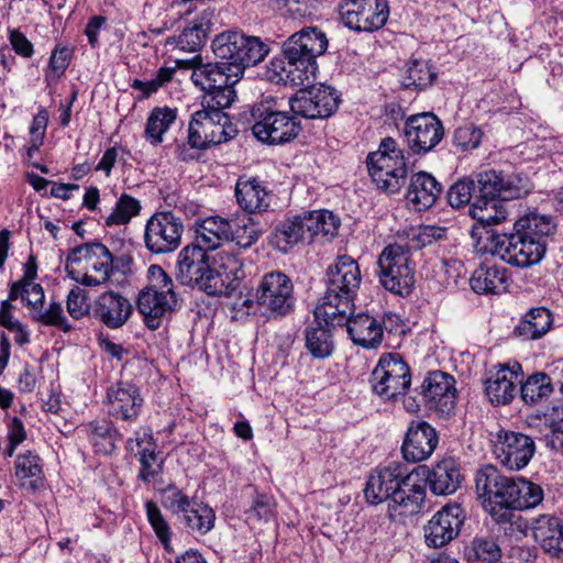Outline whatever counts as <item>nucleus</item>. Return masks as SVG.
<instances>
[{
  "label": "nucleus",
  "instance_id": "obj_16",
  "mask_svg": "<svg viewBox=\"0 0 563 563\" xmlns=\"http://www.w3.org/2000/svg\"><path fill=\"white\" fill-rule=\"evenodd\" d=\"M410 383L409 366L398 354L383 355L371 376L373 391L385 400L404 395Z\"/></svg>",
  "mask_w": 563,
  "mask_h": 563
},
{
  "label": "nucleus",
  "instance_id": "obj_41",
  "mask_svg": "<svg viewBox=\"0 0 563 563\" xmlns=\"http://www.w3.org/2000/svg\"><path fill=\"white\" fill-rule=\"evenodd\" d=\"M305 216H297L292 219H287L280 222L275 229V240L277 246L283 252H287V250L299 242L308 241Z\"/></svg>",
  "mask_w": 563,
  "mask_h": 563
},
{
  "label": "nucleus",
  "instance_id": "obj_50",
  "mask_svg": "<svg viewBox=\"0 0 563 563\" xmlns=\"http://www.w3.org/2000/svg\"><path fill=\"white\" fill-rule=\"evenodd\" d=\"M477 173L470 178H464L451 186L448 192V201L453 208H461L475 200L477 194Z\"/></svg>",
  "mask_w": 563,
  "mask_h": 563
},
{
  "label": "nucleus",
  "instance_id": "obj_17",
  "mask_svg": "<svg viewBox=\"0 0 563 563\" xmlns=\"http://www.w3.org/2000/svg\"><path fill=\"white\" fill-rule=\"evenodd\" d=\"M343 23L351 30L373 32L383 27L389 16L387 0H345L340 4Z\"/></svg>",
  "mask_w": 563,
  "mask_h": 563
},
{
  "label": "nucleus",
  "instance_id": "obj_61",
  "mask_svg": "<svg viewBox=\"0 0 563 563\" xmlns=\"http://www.w3.org/2000/svg\"><path fill=\"white\" fill-rule=\"evenodd\" d=\"M24 294L22 295V301L31 310L32 316L36 314L38 310L43 308L44 303V290L40 284L26 283L24 284Z\"/></svg>",
  "mask_w": 563,
  "mask_h": 563
},
{
  "label": "nucleus",
  "instance_id": "obj_12",
  "mask_svg": "<svg viewBox=\"0 0 563 563\" xmlns=\"http://www.w3.org/2000/svg\"><path fill=\"white\" fill-rule=\"evenodd\" d=\"M236 129L229 115L219 109L196 111L189 123L188 143L194 148H206L234 137Z\"/></svg>",
  "mask_w": 563,
  "mask_h": 563
},
{
  "label": "nucleus",
  "instance_id": "obj_57",
  "mask_svg": "<svg viewBox=\"0 0 563 563\" xmlns=\"http://www.w3.org/2000/svg\"><path fill=\"white\" fill-rule=\"evenodd\" d=\"M275 503L273 498L266 494H256L253 498L251 507L246 511V520L249 522L269 520L274 516Z\"/></svg>",
  "mask_w": 563,
  "mask_h": 563
},
{
  "label": "nucleus",
  "instance_id": "obj_32",
  "mask_svg": "<svg viewBox=\"0 0 563 563\" xmlns=\"http://www.w3.org/2000/svg\"><path fill=\"white\" fill-rule=\"evenodd\" d=\"M342 321V327L346 325V330L352 341L363 347H376L383 338V329L380 323L373 317L360 313L353 318H346Z\"/></svg>",
  "mask_w": 563,
  "mask_h": 563
},
{
  "label": "nucleus",
  "instance_id": "obj_59",
  "mask_svg": "<svg viewBox=\"0 0 563 563\" xmlns=\"http://www.w3.org/2000/svg\"><path fill=\"white\" fill-rule=\"evenodd\" d=\"M136 455H139V461L141 464V470L139 473V478L143 482H150L154 476L158 473V465H156L157 455L154 446L142 448L141 450H136Z\"/></svg>",
  "mask_w": 563,
  "mask_h": 563
},
{
  "label": "nucleus",
  "instance_id": "obj_23",
  "mask_svg": "<svg viewBox=\"0 0 563 563\" xmlns=\"http://www.w3.org/2000/svg\"><path fill=\"white\" fill-rule=\"evenodd\" d=\"M453 376L435 371L430 373L421 385V395L430 408L450 415L455 408L456 389Z\"/></svg>",
  "mask_w": 563,
  "mask_h": 563
},
{
  "label": "nucleus",
  "instance_id": "obj_8",
  "mask_svg": "<svg viewBox=\"0 0 563 563\" xmlns=\"http://www.w3.org/2000/svg\"><path fill=\"white\" fill-rule=\"evenodd\" d=\"M179 307V299L174 291V282L158 265L148 268V285L141 290L137 309L150 329H157L161 319Z\"/></svg>",
  "mask_w": 563,
  "mask_h": 563
},
{
  "label": "nucleus",
  "instance_id": "obj_7",
  "mask_svg": "<svg viewBox=\"0 0 563 563\" xmlns=\"http://www.w3.org/2000/svg\"><path fill=\"white\" fill-rule=\"evenodd\" d=\"M114 258L108 247L99 242L75 247L67 256L66 271L77 283L87 287L103 285L113 272Z\"/></svg>",
  "mask_w": 563,
  "mask_h": 563
},
{
  "label": "nucleus",
  "instance_id": "obj_18",
  "mask_svg": "<svg viewBox=\"0 0 563 563\" xmlns=\"http://www.w3.org/2000/svg\"><path fill=\"white\" fill-rule=\"evenodd\" d=\"M340 102L335 89L330 86H311L300 89L290 98L289 106L294 113L307 119H323L332 115Z\"/></svg>",
  "mask_w": 563,
  "mask_h": 563
},
{
  "label": "nucleus",
  "instance_id": "obj_6",
  "mask_svg": "<svg viewBox=\"0 0 563 563\" xmlns=\"http://www.w3.org/2000/svg\"><path fill=\"white\" fill-rule=\"evenodd\" d=\"M254 306L267 319H276L290 313L295 306L291 279L282 272L267 273L257 285L255 300L239 298L232 302V309L242 310L245 307L247 313Z\"/></svg>",
  "mask_w": 563,
  "mask_h": 563
},
{
  "label": "nucleus",
  "instance_id": "obj_13",
  "mask_svg": "<svg viewBox=\"0 0 563 563\" xmlns=\"http://www.w3.org/2000/svg\"><path fill=\"white\" fill-rule=\"evenodd\" d=\"M380 284L396 295H408L415 283L408 251L399 245L386 246L378 257Z\"/></svg>",
  "mask_w": 563,
  "mask_h": 563
},
{
  "label": "nucleus",
  "instance_id": "obj_37",
  "mask_svg": "<svg viewBox=\"0 0 563 563\" xmlns=\"http://www.w3.org/2000/svg\"><path fill=\"white\" fill-rule=\"evenodd\" d=\"M213 272L216 275H219L223 286L227 288L221 296L227 297L238 290L241 280L245 277L242 260L230 252L218 254L217 269H213Z\"/></svg>",
  "mask_w": 563,
  "mask_h": 563
},
{
  "label": "nucleus",
  "instance_id": "obj_19",
  "mask_svg": "<svg viewBox=\"0 0 563 563\" xmlns=\"http://www.w3.org/2000/svg\"><path fill=\"white\" fill-rule=\"evenodd\" d=\"M465 515L457 504L446 505L437 511L423 526L427 547L439 549L454 540L461 531Z\"/></svg>",
  "mask_w": 563,
  "mask_h": 563
},
{
  "label": "nucleus",
  "instance_id": "obj_39",
  "mask_svg": "<svg viewBox=\"0 0 563 563\" xmlns=\"http://www.w3.org/2000/svg\"><path fill=\"white\" fill-rule=\"evenodd\" d=\"M464 556L468 562L497 563L501 559V550L490 536H476L465 547Z\"/></svg>",
  "mask_w": 563,
  "mask_h": 563
},
{
  "label": "nucleus",
  "instance_id": "obj_11",
  "mask_svg": "<svg viewBox=\"0 0 563 563\" xmlns=\"http://www.w3.org/2000/svg\"><path fill=\"white\" fill-rule=\"evenodd\" d=\"M177 278L183 285L198 287L210 296H221L227 289L210 267L207 251L194 243L178 255Z\"/></svg>",
  "mask_w": 563,
  "mask_h": 563
},
{
  "label": "nucleus",
  "instance_id": "obj_43",
  "mask_svg": "<svg viewBox=\"0 0 563 563\" xmlns=\"http://www.w3.org/2000/svg\"><path fill=\"white\" fill-rule=\"evenodd\" d=\"M553 391L551 378L545 373H536L521 385V399L529 405H534L550 397Z\"/></svg>",
  "mask_w": 563,
  "mask_h": 563
},
{
  "label": "nucleus",
  "instance_id": "obj_51",
  "mask_svg": "<svg viewBox=\"0 0 563 563\" xmlns=\"http://www.w3.org/2000/svg\"><path fill=\"white\" fill-rule=\"evenodd\" d=\"M141 210L140 201L135 198L123 194L112 212L106 219V225H122L130 222V220L139 214Z\"/></svg>",
  "mask_w": 563,
  "mask_h": 563
},
{
  "label": "nucleus",
  "instance_id": "obj_22",
  "mask_svg": "<svg viewBox=\"0 0 563 563\" xmlns=\"http://www.w3.org/2000/svg\"><path fill=\"white\" fill-rule=\"evenodd\" d=\"M405 135L412 151L427 153L440 143L444 135V129L433 113L424 112L407 119Z\"/></svg>",
  "mask_w": 563,
  "mask_h": 563
},
{
  "label": "nucleus",
  "instance_id": "obj_58",
  "mask_svg": "<svg viewBox=\"0 0 563 563\" xmlns=\"http://www.w3.org/2000/svg\"><path fill=\"white\" fill-rule=\"evenodd\" d=\"M194 500H190L180 489L168 486L163 494V506L173 514H185Z\"/></svg>",
  "mask_w": 563,
  "mask_h": 563
},
{
  "label": "nucleus",
  "instance_id": "obj_34",
  "mask_svg": "<svg viewBox=\"0 0 563 563\" xmlns=\"http://www.w3.org/2000/svg\"><path fill=\"white\" fill-rule=\"evenodd\" d=\"M194 244L201 249L216 250L232 235V224L221 217H208L198 223Z\"/></svg>",
  "mask_w": 563,
  "mask_h": 563
},
{
  "label": "nucleus",
  "instance_id": "obj_46",
  "mask_svg": "<svg viewBox=\"0 0 563 563\" xmlns=\"http://www.w3.org/2000/svg\"><path fill=\"white\" fill-rule=\"evenodd\" d=\"M90 441L97 451L103 454H110L115 449L118 431L112 429L111 423L107 420L92 421L88 426Z\"/></svg>",
  "mask_w": 563,
  "mask_h": 563
},
{
  "label": "nucleus",
  "instance_id": "obj_42",
  "mask_svg": "<svg viewBox=\"0 0 563 563\" xmlns=\"http://www.w3.org/2000/svg\"><path fill=\"white\" fill-rule=\"evenodd\" d=\"M177 118V110L168 107L155 108L146 122L145 136L153 144L163 141V134L169 129Z\"/></svg>",
  "mask_w": 563,
  "mask_h": 563
},
{
  "label": "nucleus",
  "instance_id": "obj_28",
  "mask_svg": "<svg viewBox=\"0 0 563 563\" xmlns=\"http://www.w3.org/2000/svg\"><path fill=\"white\" fill-rule=\"evenodd\" d=\"M242 43V32L231 30L218 34L211 45L214 55L221 59L211 64L219 67L218 70L230 73L234 80H241L244 75V64L238 60Z\"/></svg>",
  "mask_w": 563,
  "mask_h": 563
},
{
  "label": "nucleus",
  "instance_id": "obj_15",
  "mask_svg": "<svg viewBox=\"0 0 563 563\" xmlns=\"http://www.w3.org/2000/svg\"><path fill=\"white\" fill-rule=\"evenodd\" d=\"M183 233L184 224L179 217L173 211H158L146 221L144 244L152 254H168L180 246Z\"/></svg>",
  "mask_w": 563,
  "mask_h": 563
},
{
  "label": "nucleus",
  "instance_id": "obj_62",
  "mask_svg": "<svg viewBox=\"0 0 563 563\" xmlns=\"http://www.w3.org/2000/svg\"><path fill=\"white\" fill-rule=\"evenodd\" d=\"M318 217L322 224V241L332 240L338 234L340 220L328 210H318Z\"/></svg>",
  "mask_w": 563,
  "mask_h": 563
},
{
  "label": "nucleus",
  "instance_id": "obj_60",
  "mask_svg": "<svg viewBox=\"0 0 563 563\" xmlns=\"http://www.w3.org/2000/svg\"><path fill=\"white\" fill-rule=\"evenodd\" d=\"M482 136L483 133L477 126L466 124L455 130L454 142L462 150H473L481 144Z\"/></svg>",
  "mask_w": 563,
  "mask_h": 563
},
{
  "label": "nucleus",
  "instance_id": "obj_5",
  "mask_svg": "<svg viewBox=\"0 0 563 563\" xmlns=\"http://www.w3.org/2000/svg\"><path fill=\"white\" fill-rule=\"evenodd\" d=\"M364 496L372 505L390 500L412 514L419 510L426 492L421 485L412 481L411 474H405L400 464L393 463L368 476Z\"/></svg>",
  "mask_w": 563,
  "mask_h": 563
},
{
  "label": "nucleus",
  "instance_id": "obj_9",
  "mask_svg": "<svg viewBox=\"0 0 563 563\" xmlns=\"http://www.w3.org/2000/svg\"><path fill=\"white\" fill-rule=\"evenodd\" d=\"M367 169L377 188L395 194L402 187L408 168L402 150L391 137L382 140L379 148L368 154Z\"/></svg>",
  "mask_w": 563,
  "mask_h": 563
},
{
  "label": "nucleus",
  "instance_id": "obj_54",
  "mask_svg": "<svg viewBox=\"0 0 563 563\" xmlns=\"http://www.w3.org/2000/svg\"><path fill=\"white\" fill-rule=\"evenodd\" d=\"M71 58V49L66 46L56 47L49 58L48 68L45 74L47 85L57 82L66 71Z\"/></svg>",
  "mask_w": 563,
  "mask_h": 563
},
{
  "label": "nucleus",
  "instance_id": "obj_26",
  "mask_svg": "<svg viewBox=\"0 0 563 563\" xmlns=\"http://www.w3.org/2000/svg\"><path fill=\"white\" fill-rule=\"evenodd\" d=\"M132 312L130 300L113 290L100 294L92 303V317L110 329L124 325Z\"/></svg>",
  "mask_w": 563,
  "mask_h": 563
},
{
  "label": "nucleus",
  "instance_id": "obj_25",
  "mask_svg": "<svg viewBox=\"0 0 563 563\" xmlns=\"http://www.w3.org/2000/svg\"><path fill=\"white\" fill-rule=\"evenodd\" d=\"M143 398L139 388L130 383H117L107 393L109 416L123 421H134L141 411Z\"/></svg>",
  "mask_w": 563,
  "mask_h": 563
},
{
  "label": "nucleus",
  "instance_id": "obj_56",
  "mask_svg": "<svg viewBox=\"0 0 563 563\" xmlns=\"http://www.w3.org/2000/svg\"><path fill=\"white\" fill-rule=\"evenodd\" d=\"M66 309L75 320L88 316L92 310V306L88 302V292L79 286H74L67 295Z\"/></svg>",
  "mask_w": 563,
  "mask_h": 563
},
{
  "label": "nucleus",
  "instance_id": "obj_52",
  "mask_svg": "<svg viewBox=\"0 0 563 563\" xmlns=\"http://www.w3.org/2000/svg\"><path fill=\"white\" fill-rule=\"evenodd\" d=\"M40 457L32 452L21 454L15 461V475L21 479L30 478V487L35 489L42 479Z\"/></svg>",
  "mask_w": 563,
  "mask_h": 563
},
{
  "label": "nucleus",
  "instance_id": "obj_4",
  "mask_svg": "<svg viewBox=\"0 0 563 563\" xmlns=\"http://www.w3.org/2000/svg\"><path fill=\"white\" fill-rule=\"evenodd\" d=\"M361 279L357 262L347 255L339 256L327 269V290L314 316L322 317L327 323H335L338 316L350 313Z\"/></svg>",
  "mask_w": 563,
  "mask_h": 563
},
{
  "label": "nucleus",
  "instance_id": "obj_49",
  "mask_svg": "<svg viewBox=\"0 0 563 563\" xmlns=\"http://www.w3.org/2000/svg\"><path fill=\"white\" fill-rule=\"evenodd\" d=\"M207 37V31L202 24H194L186 27L177 37L170 36L166 40V45L175 44L180 51L197 52L199 51Z\"/></svg>",
  "mask_w": 563,
  "mask_h": 563
},
{
  "label": "nucleus",
  "instance_id": "obj_20",
  "mask_svg": "<svg viewBox=\"0 0 563 563\" xmlns=\"http://www.w3.org/2000/svg\"><path fill=\"white\" fill-rule=\"evenodd\" d=\"M516 478L503 475L493 465H484L475 475V489L478 499L486 505L510 507L514 503Z\"/></svg>",
  "mask_w": 563,
  "mask_h": 563
},
{
  "label": "nucleus",
  "instance_id": "obj_2",
  "mask_svg": "<svg viewBox=\"0 0 563 563\" xmlns=\"http://www.w3.org/2000/svg\"><path fill=\"white\" fill-rule=\"evenodd\" d=\"M532 188L531 180L522 173L496 169L478 172V192L468 207V213L484 228L499 224L507 218L503 201L526 197Z\"/></svg>",
  "mask_w": 563,
  "mask_h": 563
},
{
  "label": "nucleus",
  "instance_id": "obj_47",
  "mask_svg": "<svg viewBox=\"0 0 563 563\" xmlns=\"http://www.w3.org/2000/svg\"><path fill=\"white\" fill-rule=\"evenodd\" d=\"M231 224L232 235L230 236V240L235 242V244L241 249L251 247L262 235L258 223L254 222V220L249 216L238 218L233 220Z\"/></svg>",
  "mask_w": 563,
  "mask_h": 563
},
{
  "label": "nucleus",
  "instance_id": "obj_1",
  "mask_svg": "<svg viewBox=\"0 0 563 563\" xmlns=\"http://www.w3.org/2000/svg\"><path fill=\"white\" fill-rule=\"evenodd\" d=\"M554 231L555 224L551 217L531 212L519 218L510 233L486 231L485 247L507 264L526 268L543 258L547 239Z\"/></svg>",
  "mask_w": 563,
  "mask_h": 563
},
{
  "label": "nucleus",
  "instance_id": "obj_48",
  "mask_svg": "<svg viewBox=\"0 0 563 563\" xmlns=\"http://www.w3.org/2000/svg\"><path fill=\"white\" fill-rule=\"evenodd\" d=\"M239 63L244 64V69L261 63L268 54V46L257 36L246 35L242 32Z\"/></svg>",
  "mask_w": 563,
  "mask_h": 563
},
{
  "label": "nucleus",
  "instance_id": "obj_63",
  "mask_svg": "<svg viewBox=\"0 0 563 563\" xmlns=\"http://www.w3.org/2000/svg\"><path fill=\"white\" fill-rule=\"evenodd\" d=\"M10 44L14 52L22 57H31L33 55V45L27 37L19 30L10 31Z\"/></svg>",
  "mask_w": 563,
  "mask_h": 563
},
{
  "label": "nucleus",
  "instance_id": "obj_40",
  "mask_svg": "<svg viewBox=\"0 0 563 563\" xmlns=\"http://www.w3.org/2000/svg\"><path fill=\"white\" fill-rule=\"evenodd\" d=\"M435 78L437 73L428 60L411 58L406 65L402 85L406 89H424Z\"/></svg>",
  "mask_w": 563,
  "mask_h": 563
},
{
  "label": "nucleus",
  "instance_id": "obj_31",
  "mask_svg": "<svg viewBox=\"0 0 563 563\" xmlns=\"http://www.w3.org/2000/svg\"><path fill=\"white\" fill-rule=\"evenodd\" d=\"M343 316H338L335 323H327L323 318L314 316V322L306 329V347L316 358H325L333 352L332 329L342 327Z\"/></svg>",
  "mask_w": 563,
  "mask_h": 563
},
{
  "label": "nucleus",
  "instance_id": "obj_55",
  "mask_svg": "<svg viewBox=\"0 0 563 563\" xmlns=\"http://www.w3.org/2000/svg\"><path fill=\"white\" fill-rule=\"evenodd\" d=\"M145 510L147 520L155 531L156 537L163 543L164 548L168 549L172 533L170 528L163 517L161 509L153 500H148L145 504Z\"/></svg>",
  "mask_w": 563,
  "mask_h": 563
},
{
  "label": "nucleus",
  "instance_id": "obj_10",
  "mask_svg": "<svg viewBox=\"0 0 563 563\" xmlns=\"http://www.w3.org/2000/svg\"><path fill=\"white\" fill-rule=\"evenodd\" d=\"M275 106V100L267 97L252 107L251 115L254 121L252 131L262 142L283 144L299 134L300 125L294 117L277 110Z\"/></svg>",
  "mask_w": 563,
  "mask_h": 563
},
{
  "label": "nucleus",
  "instance_id": "obj_21",
  "mask_svg": "<svg viewBox=\"0 0 563 563\" xmlns=\"http://www.w3.org/2000/svg\"><path fill=\"white\" fill-rule=\"evenodd\" d=\"M534 451V442L530 437L514 431H500L494 444L497 460L511 471L527 466Z\"/></svg>",
  "mask_w": 563,
  "mask_h": 563
},
{
  "label": "nucleus",
  "instance_id": "obj_35",
  "mask_svg": "<svg viewBox=\"0 0 563 563\" xmlns=\"http://www.w3.org/2000/svg\"><path fill=\"white\" fill-rule=\"evenodd\" d=\"M471 288L481 295H498L507 290L506 269L496 265L482 264L472 274Z\"/></svg>",
  "mask_w": 563,
  "mask_h": 563
},
{
  "label": "nucleus",
  "instance_id": "obj_53",
  "mask_svg": "<svg viewBox=\"0 0 563 563\" xmlns=\"http://www.w3.org/2000/svg\"><path fill=\"white\" fill-rule=\"evenodd\" d=\"M33 320L44 325L55 327L63 332H69L73 329L64 313L63 306L56 301L51 302L45 310L42 308L36 314H33Z\"/></svg>",
  "mask_w": 563,
  "mask_h": 563
},
{
  "label": "nucleus",
  "instance_id": "obj_64",
  "mask_svg": "<svg viewBox=\"0 0 563 563\" xmlns=\"http://www.w3.org/2000/svg\"><path fill=\"white\" fill-rule=\"evenodd\" d=\"M547 445L563 454V419L551 423V434L545 437Z\"/></svg>",
  "mask_w": 563,
  "mask_h": 563
},
{
  "label": "nucleus",
  "instance_id": "obj_3",
  "mask_svg": "<svg viewBox=\"0 0 563 563\" xmlns=\"http://www.w3.org/2000/svg\"><path fill=\"white\" fill-rule=\"evenodd\" d=\"M328 40L317 27H306L292 34L283 45L280 80L294 86L309 85L316 78L317 56L323 54Z\"/></svg>",
  "mask_w": 563,
  "mask_h": 563
},
{
  "label": "nucleus",
  "instance_id": "obj_36",
  "mask_svg": "<svg viewBox=\"0 0 563 563\" xmlns=\"http://www.w3.org/2000/svg\"><path fill=\"white\" fill-rule=\"evenodd\" d=\"M235 197L239 206L249 213L266 211L269 206L267 191L255 178H239Z\"/></svg>",
  "mask_w": 563,
  "mask_h": 563
},
{
  "label": "nucleus",
  "instance_id": "obj_14",
  "mask_svg": "<svg viewBox=\"0 0 563 563\" xmlns=\"http://www.w3.org/2000/svg\"><path fill=\"white\" fill-rule=\"evenodd\" d=\"M218 68L208 63L206 66L195 69L191 80L195 86L207 92L202 102L203 108L223 111L231 107L236 99L234 86L240 80H234L230 73L218 70Z\"/></svg>",
  "mask_w": 563,
  "mask_h": 563
},
{
  "label": "nucleus",
  "instance_id": "obj_24",
  "mask_svg": "<svg viewBox=\"0 0 563 563\" xmlns=\"http://www.w3.org/2000/svg\"><path fill=\"white\" fill-rule=\"evenodd\" d=\"M521 374V365L514 363L498 364L488 373L485 380V393L492 404L507 405L517 394V379Z\"/></svg>",
  "mask_w": 563,
  "mask_h": 563
},
{
  "label": "nucleus",
  "instance_id": "obj_33",
  "mask_svg": "<svg viewBox=\"0 0 563 563\" xmlns=\"http://www.w3.org/2000/svg\"><path fill=\"white\" fill-rule=\"evenodd\" d=\"M441 190V185L432 175L420 172L411 177L406 199L415 209L423 210L434 205Z\"/></svg>",
  "mask_w": 563,
  "mask_h": 563
},
{
  "label": "nucleus",
  "instance_id": "obj_38",
  "mask_svg": "<svg viewBox=\"0 0 563 563\" xmlns=\"http://www.w3.org/2000/svg\"><path fill=\"white\" fill-rule=\"evenodd\" d=\"M553 317L544 307L531 308L516 327L515 332L523 340H537L548 333L552 327Z\"/></svg>",
  "mask_w": 563,
  "mask_h": 563
},
{
  "label": "nucleus",
  "instance_id": "obj_29",
  "mask_svg": "<svg viewBox=\"0 0 563 563\" xmlns=\"http://www.w3.org/2000/svg\"><path fill=\"white\" fill-rule=\"evenodd\" d=\"M419 470L422 471L430 490L438 496H448L455 493L463 479L456 462L452 459H444L432 468L419 466Z\"/></svg>",
  "mask_w": 563,
  "mask_h": 563
},
{
  "label": "nucleus",
  "instance_id": "obj_30",
  "mask_svg": "<svg viewBox=\"0 0 563 563\" xmlns=\"http://www.w3.org/2000/svg\"><path fill=\"white\" fill-rule=\"evenodd\" d=\"M532 533L541 548L553 556H563V522L551 515H541L532 522Z\"/></svg>",
  "mask_w": 563,
  "mask_h": 563
},
{
  "label": "nucleus",
  "instance_id": "obj_44",
  "mask_svg": "<svg viewBox=\"0 0 563 563\" xmlns=\"http://www.w3.org/2000/svg\"><path fill=\"white\" fill-rule=\"evenodd\" d=\"M514 495V503L510 507L519 510L533 508L543 500V489L541 486L523 477L516 478Z\"/></svg>",
  "mask_w": 563,
  "mask_h": 563
},
{
  "label": "nucleus",
  "instance_id": "obj_27",
  "mask_svg": "<svg viewBox=\"0 0 563 563\" xmlns=\"http://www.w3.org/2000/svg\"><path fill=\"white\" fill-rule=\"evenodd\" d=\"M439 442L433 427L424 421L412 422L408 428L401 451L406 461L417 463L427 460Z\"/></svg>",
  "mask_w": 563,
  "mask_h": 563
},
{
  "label": "nucleus",
  "instance_id": "obj_45",
  "mask_svg": "<svg viewBox=\"0 0 563 563\" xmlns=\"http://www.w3.org/2000/svg\"><path fill=\"white\" fill-rule=\"evenodd\" d=\"M183 516L186 525L191 530L197 531L200 534H206L214 526V511L211 507L203 503L194 500L188 507V510Z\"/></svg>",
  "mask_w": 563,
  "mask_h": 563
}]
</instances>
